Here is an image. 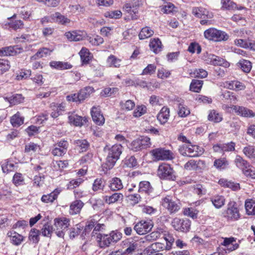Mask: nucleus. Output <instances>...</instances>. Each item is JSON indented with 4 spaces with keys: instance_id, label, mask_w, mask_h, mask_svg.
<instances>
[{
    "instance_id": "obj_14",
    "label": "nucleus",
    "mask_w": 255,
    "mask_h": 255,
    "mask_svg": "<svg viewBox=\"0 0 255 255\" xmlns=\"http://www.w3.org/2000/svg\"><path fill=\"white\" fill-rule=\"evenodd\" d=\"M205 60L207 63L213 65L223 66L225 67L229 66V63L224 59L214 54H210L208 55Z\"/></svg>"
},
{
    "instance_id": "obj_28",
    "label": "nucleus",
    "mask_w": 255,
    "mask_h": 255,
    "mask_svg": "<svg viewBox=\"0 0 255 255\" xmlns=\"http://www.w3.org/2000/svg\"><path fill=\"white\" fill-rule=\"evenodd\" d=\"M65 36L71 41H80L84 37V32L81 31H68L65 33Z\"/></svg>"
},
{
    "instance_id": "obj_52",
    "label": "nucleus",
    "mask_w": 255,
    "mask_h": 255,
    "mask_svg": "<svg viewBox=\"0 0 255 255\" xmlns=\"http://www.w3.org/2000/svg\"><path fill=\"white\" fill-rule=\"evenodd\" d=\"M222 9L233 10L236 8V3L231 0H221Z\"/></svg>"
},
{
    "instance_id": "obj_1",
    "label": "nucleus",
    "mask_w": 255,
    "mask_h": 255,
    "mask_svg": "<svg viewBox=\"0 0 255 255\" xmlns=\"http://www.w3.org/2000/svg\"><path fill=\"white\" fill-rule=\"evenodd\" d=\"M106 155V162L103 167L106 169H112L115 165L123 151V146L121 144H115L112 146L107 145L104 148Z\"/></svg>"
},
{
    "instance_id": "obj_62",
    "label": "nucleus",
    "mask_w": 255,
    "mask_h": 255,
    "mask_svg": "<svg viewBox=\"0 0 255 255\" xmlns=\"http://www.w3.org/2000/svg\"><path fill=\"white\" fill-rule=\"evenodd\" d=\"M4 99L5 100L8 101L10 104L13 105L20 103L23 100V98L21 94H15L9 98L5 97Z\"/></svg>"
},
{
    "instance_id": "obj_27",
    "label": "nucleus",
    "mask_w": 255,
    "mask_h": 255,
    "mask_svg": "<svg viewBox=\"0 0 255 255\" xmlns=\"http://www.w3.org/2000/svg\"><path fill=\"white\" fill-rule=\"evenodd\" d=\"M75 148L79 150L80 152L86 151L90 147V143L84 139H79L74 140L73 142Z\"/></svg>"
},
{
    "instance_id": "obj_3",
    "label": "nucleus",
    "mask_w": 255,
    "mask_h": 255,
    "mask_svg": "<svg viewBox=\"0 0 255 255\" xmlns=\"http://www.w3.org/2000/svg\"><path fill=\"white\" fill-rule=\"evenodd\" d=\"M181 154L189 157H197L201 155L204 151L202 147L190 143L181 145L179 148Z\"/></svg>"
},
{
    "instance_id": "obj_37",
    "label": "nucleus",
    "mask_w": 255,
    "mask_h": 255,
    "mask_svg": "<svg viewBox=\"0 0 255 255\" xmlns=\"http://www.w3.org/2000/svg\"><path fill=\"white\" fill-rule=\"evenodd\" d=\"M109 187L113 191H118L123 188V185L120 178L114 177L110 180Z\"/></svg>"
},
{
    "instance_id": "obj_54",
    "label": "nucleus",
    "mask_w": 255,
    "mask_h": 255,
    "mask_svg": "<svg viewBox=\"0 0 255 255\" xmlns=\"http://www.w3.org/2000/svg\"><path fill=\"white\" fill-rule=\"evenodd\" d=\"M153 31L149 27L146 26L141 29L138 36L140 39H144L152 36Z\"/></svg>"
},
{
    "instance_id": "obj_33",
    "label": "nucleus",
    "mask_w": 255,
    "mask_h": 255,
    "mask_svg": "<svg viewBox=\"0 0 255 255\" xmlns=\"http://www.w3.org/2000/svg\"><path fill=\"white\" fill-rule=\"evenodd\" d=\"M210 200L214 206L217 209L222 208L225 203V198L222 195H216L213 196L210 198Z\"/></svg>"
},
{
    "instance_id": "obj_19",
    "label": "nucleus",
    "mask_w": 255,
    "mask_h": 255,
    "mask_svg": "<svg viewBox=\"0 0 255 255\" xmlns=\"http://www.w3.org/2000/svg\"><path fill=\"white\" fill-rule=\"evenodd\" d=\"M91 116L93 121L98 125H103L105 123V118L101 113L99 107H93L91 110Z\"/></svg>"
},
{
    "instance_id": "obj_40",
    "label": "nucleus",
    "mask_w": 255,
    "mask_h": 255,
    "mask_svg": "<svg viewBox=\"0 0 255 255\" xmlns=\"http://www.w3.org/2000/svg\"><path fill=\"white\" fill-rule=\"evenodd\" d=\"M208 119L210 121L217 123L223 120L222 115L216 110H213L210 111L208 116Z\"/></svg>"
},
{
    "instance_id": "obj_11",
    "label": "nucleus",
    "mask_w": 255,
    "mask_h": 255,
    "mask_svg": "<svg viewBox=\"0 0 255 255\" xmlns=\"http://www.w3.org/2000/svg\"><path fill=\"white\" fill-rule=\"evenodd\" d=\"M171 224L175 230L183 232L188 231L191 225L189 220L180 219L178 218H174Z\"/></svg>"
},
{
    "instance_id": "obj_48",
    "label": "nucleus",
    "mask_w": 255,
    "mask_h": 255,
    "mask_svg": "<svg viewBox=\"0 0 255 255\" xmlns=\"http://www.w3.org/2000/svg\"><path fill=\"white\" fill-rule=\"evenodd\" d=\"M228 165L229 162L225 158L217 159L214 162V166L219 170L225 169Z\"/></svg>"
},
{
    "instance_id": "obj_18",
    "label": "nucleus",
    "mask_w": 255,
    "mask_h": 255,
    "mask_svg": "<svg viewBox=\"0 0 255 255\" xmlns=\"http://www.w3.org/2000/svg\"><path fill=\"white\" fill-rule=\"evenodd\" d=\"M192 13L197 17L201 18L211 19L213 17V14L212 12L202 7H193L192 8Z\"/></svg>"
},
{
    "instance_id": "obj_60",
    "label": "nucleus",
    "mask_w": 255,
    "mask_h": 255,
    "mask_svg": "<svg viewBox=\"0 0 255 255\" xmlns=\"http://www.w3.org/2000/svg\"><path fill=\"white\" fill-rule=\"evenodd\" d=\"M192 77L204 78L207 76V72L203 69H196L190 73Z\"/></svg>"
},
{
    "instance_id": "obj_30",
    "label": "nucleus",
    "mask_w": 255,
    "mask_h": 255,
    "mask_svg": "<svg viewBox=\"0 0 255 255\" xmlns=\"http://www.w3.org/2000/svg\"><path fill=\"white\" fill-rule=\"evenodd\" d=\"M15 15H13L12 17L8 18V21L5 23V25H8L9 28L13 30L21 29L23 26V23L20 20H15L14 17Z\"/></svg>"
},
{
    "instance_id": "obj_44",
    "label": "nucleus",
    "mask_w": 255,
    "mask_h": 255,
    "mask_svg": "<svg viewBox=\"0 0 255 255\" xmlns=\"http://www.w3.org/2000/svg\"><path fill=\"white\" fill-rule=\"evenodd\" d=\"M219 183L221 185L230 188L234 191H237L240 189V184L239 183H235L224 179H220L219 181Z\"/></svg>"
},
{
    "instance_id": "obj_36",
    "label": "nucleus",
    "mask_w": 255,
    "mask_h": 255,
    "mask_svg": "<svg viewBox=\"0 0 255 255\" xmlns=\"http://www.w3.org/2000/svg\"><path fill=\"white\" fill-rule=\"evenodd\" d=\"M50 66L58 70L69 69L72 66L68 62H63L61 61H52L50 63Z\"/></svg>"
},
{
    "instance_id": "obj_41",
    "label": "nucleus",
    "mask_w": 255,
    "mask_h": 255,
    "mask_svg": "<svg viewBox=\"0 0 255 255\" xmlns=\"http://www.w3.org/2000/svg\"><path fill=\"white\" fill-rule=\"evenodd\" d=\"M235 163L236 166L242 169L243 171L250 166L249 163L240 155L236 156L235 159Z\"/></svg>"
},
{
    "instance_id": "obj_35",
    "label": "nucleus",
    "mask_w": 255,
    "mask_h": 255,
    "mask_svg": "<svg viewBox=\"0 0 255 255\" xmlns=\"http://www.w3.org/2000/svg\"><path fill=\"white\" fill-rule=\"evenodd\" d=\"M10 123L13 127H18L24 123V117L21 116L20 113L17 112L12 116L10 119Z\"/></svg>"
},
{
    "instance_id": "obj_47",
    "label": "nucleus",
    "mask_w": 255,
    "mask_h": 255,
    "mask_svg": "<svg viewBox=\"0 0 255 255\" xmlns=\"http://www.w3.org/2000/svg\"><path fill=\"white\" fill-rule=\"evenodd\" d=\"M203 84V81L202 80L193 79L190 85V90L198 93L201 91Z\"/></svg>"
},
{
    "instance_id": "obj_21",
    "label": "nucleus",
    "mask_w": 255,
    "mask_h": 255,
    "mask_svg": "<svg viewBox=\"0 0 255 255\" xmlns=\"http://www.w3.org/2000/svg\"><path fill=\"white\" fill-rule=\"evenodd\" d=\"M163 233L162 229H158L157 230L153 231L144 236L143 238H141L140 241L142 243L146 242H151L156 240L157 239L160 238Z\"/></svg>"
},
{
    "instance_id": "obj_61",
    "label": "nucleus",
    "mask_w": 255,
    "mask_h": 255,
    "mask_svg": "<svg viewBox=\"0 0 255 255\" xmlns=\"http://www.w3.org/2000/svg\"><path fill=\"white\" fill-rule=\"evenodd\" d=\"M238 64L242 70L245 73L250 72L252 67L251 62L244 59L240 60Z\"/></svg>"
},
{
    "instance_id": "obj_45",
    "label": "nucleus",
    "mask_w": 255,
    "mask_h": 255,
    "mask_svg": "<svg viewBox=\"0 0 255 255\" xmlns=\"http://www.w3.org/2000/svg\"><path fill=\"white\" fill-rule=\"evenodd\" d=\"M122 60L113 55L109 56L107 59V63L110 67L119 68L121 65Z\"/></svg>"
},
{
    "instance_id": "obj_22",
    "label": "nucleus",
    "mask_w": 255,
    "mask_h": 255,
    "mask_svg": "<svg viewBox=\"0 0 255 255\" xmlns=\"http://www.w3.org/2000/svg\"><path fill=\"white\" fill-rule=\"evenodd\" d=\"M69 122L75 126L81 127L84 125L87 121V118H83L75 114H69L68 116Z\"/></svg>"
},
{
    "instance_id": "obj_31",
    "label": "nucleus",
    "mask_w": 255,
    "mask_h": 255,
    "mask_svg": "<svg viewBox=\"0 0 255 255\" xmlns=\"http://www.w3.org/2000/svg\"><path fill=\"white\" fill-rule=\"evenodd\" d=\"M84 206L81 200H76L72 202L70 206L69 213L71 215H76L80 213Z\"/></svg>"
},
{
    "instance_id": "obj_20",
    "label": "nucleus",
    "mask_w": 255,
    "mask_h": 255,
    "mask_svg": "<svg viewBox=\"0 0 255 255\" xmlns=\"http://www.w3.org/2000/svg\"><path fill=\"white\" fill-rule=\"evenodd\" d=\"M138 191L141 194H145L151 197L153 196V188L150 182L147 181H142L139 182Z\"/></svg>"
},
{
    "instance_id": "obj_9",
    "label": "nucleus",
    "mask_w": 255,
    "mask_h": 255,
    "mask_svg": "<svg viewBox=\"0 0 255 255\" xmlns=\"http://www.w3.org/2000/svg\"><path fill=\"white\" fill-rule=\"evenodd\" d=\"M69 220L64 218L63 219H55L54 220V226L55 234L60 238H63L65 235V232L67 230L69 227Z\"/></svg>"
},
{
    "instance_id": "obj_32",
    "label": "nucleus",
    "mask_w": 255,
    "mask_h": 255,
    "mask_svg": "<svg viewBox=\"0 0 255 255\" xmlns=\"http://www.w3.org/2000/svg\"><path fill=\"white\" fill-rule=\"evenodd\" d=\"M124 196L121 193H115L111 195L105 196L104 199L105 202L108 204H111L122 201L123 199Z\"/></svg>"
},
{
    "instance_id": "obj_26",
    "label": "nucleus",
    "mask_w": 255,
    "mask_h": 255,
    "mask_svg": "<svg viewBox=\"0 0 255 255\" xmlns=\"http://www.w3.org/2000/svg\"><path fill=\"white\" fill-rule=\"evenodd\" d=\"M138 5V0H131L124 4L123 6V10L130 14L133 13L135 14L137 12L136 7Z\"/></svg>"
},
{
    "instance_id": "obj_5",
    "label": "nucleus",
    "mask_w": 255,
    "mask_h": 255,
    "mask_svg": "<svg viewBox=\"0 0 255 255\" xmlns=\"http://www.w3.org/2000/svg\"><path fill=\"white\" fill-rule=\"evenodd\" d=\"M157 175L161 179L174 181L176 179L175 172L169 164H160L157 169Z\"/></svg>"
},
{
    "instance_id": "obj_63",
    "label": "nucleus",
    "mask_w": 255,
    "mask_h": 255,
    "mask_svg": "<svg viewBox=\"0 0 255 255\" xmlns=\"http://www.w3.org/2000/svg\"><path fill=\"white\" fill-rule=\"evenodd\" d=\"M52 50H50L47 48H40L37 53L32 57V58L34 59H36L37 58H42L43 57H45L47 55H49L52 52Z\"/></svg>"
},
{
    "instance_id": "obj_8",
    "label": "nucleus",
    "mask_w": 255,
    "mask_h": 255,
    "mask_svg": "<svg viewBox=\"0 0 255 255\" xmlns=\"http://www.w3.org/2000/svg\"><path fill=\"white\" fill-rule=\"evenodd\" d=\"M223 215L228 221H236L240 218L239 209L235 202H231L228 204L227 209L224 212Z\"/></svg>"
},
{
    "instance_id": "obj_34",
    "label": "nucleus",
    "mask_w": 255,
    "mask_h": 255,
    "mask_svg": "<svg viewBox=\"0 0 255 255\" xmlns=\"http://www.w3.org/2000/svg\"><path fill=\"white\" fill-rule=\"evenodd\" d=\"M236 239L234 237L225 238L224 239L223 243L222 244L223 246L228 247L230 245L232 246L230 247H228L227 250L229 252H232L237 250L239 247V244L238 243L233 244L235 242Z\"/></svg>"
},
{
    "instance_id": "obj_49",
    "label": "nucleus",
    "mask_w": 255,
    "mask_h": 255,
    "mask_svg": "<svg viewBox=\"0 0 255 255\" xmlns=\"http://www.w3.org/2000/svg\"><path fill=\"white\" fill-rule=\"evenodd\" d=\"M12 181L13 184L17 187L25 184L24 176L21 173L18 172H16L14 174Z\"/></svg>"
},
{
    "instance_id": "obj_59",
    "label": "nucleus",
    "mask_w": 255,
    "mask_h": 255,
    "mask_svg": "<svg viewBox=\"0 0 255 255\" xmlns=\"http://www.w3.org/2000/svg\"><path fill=\"white\" fill-rule=\"evenodd\" d=\"M16 53L14 47H4L0 49V56L13 55Z\"/></svg>"
},
{
    "instance_id": "obj_46",
    "label": "nucleus",
    "mask_w": 255,
    "mask_h": 255,
    "mask_svg": "<svg viewBox=\"0 0 255 255\" xmlns=\"http://www.w3.org/2000/svg\"><path fill=\"white\" fill-rule=\"evenodd\" d=\"M245 208L248 215H255V201L250 199L245 202Z\"/></svg>"
},
{
    "instance_id": "obj_4",
    "label": "nucleus",
    "mask_w": 255,
    "mask_h": 255,
    "mask_svg": "<svg viewBox=\"0 0 255 255\" xmlns=\"http://www.w3.org/2000/svg\"><path fill=\"white\" fill-rule=\"evenodd\" d=\"M151 155L155 161H168L174 158L173 153L165 148H156L150 151Z\"/></svg>"
},
{
    "instance_id": "obj_55",
    "label": "nucleus",
    "mask_w": 255,
    "mask_h": 255,
    "mask_svg": "<svg viewBox=\"0 0 255 255\" xmlns=\"http://www.w3.org/2000/svg\"><path fill=\"white\" fill-rule=\"evenodd\" d=\"M79 54L83 63H88L89 62L91 59L90 56L91 53L88 49L86 47H83L80 50Z\"/></svg>"
},
{
    "instance_id": "obj_51",
    "label": "nucleus",
    "mask_w": 255,
    "mask_h": 255,
    "mask_svg": "<svg viewBox=\"0 0 255 255\" xmlns=\"http://www.w3.org/2000/svg\"><path fill=\"white\" fill-rule=\"evenodd\" d=\"M162 236L166 242V250H170L174 242V239L173 237V236L168 232L165 231H163Z\"/></svg>"
},
{
    "instance_id": "obj_16",
    "label": "nucleus",
    "mask_w": 255,
    "mask_h": 255,
    "mask_svg": "<svg viewBox=\"0 0 255 255\" xmlns=\"http://www.w3.org/2000/svg\"><path fill=\"white\" fill-rule=\"evenodd\" d=\"M178 106V115L181 118H185L190 114V111L184 104V100L180 98L175 99Z\"/></svg>"
},
{
    "instance_id": "obj_13",
    "label": "nucleus",
    "mask_w": 255,
    "mask_h": 255,
    "mask_svg": "<svg viewBox=\"0 0 255 255\" xmlns=\"http://www.w3.org/2000/svg\"><path fill=\"white\" fill-rule=\"evenodd\" d=\"M221 86L231 90H244L246 88L245 85L238 80L226 81L222 82Z\"/></svg>"
},
{
    "instance_id": "obj_6",
    "label": "nucleus",
    "mask_w": 255,
    "mask_h": 255,
    "mask_svg": "<svg viewBox=\"0 0 255 255\" xmlns=\"http://www.w3.org/2000/svg\"><path fill=\"white\" fill-rule=\"evenodd\" d=\"M94 91V88L92 87H86L81 89L78 93L68 95L66 99L68 101H72L80 103L86 98L89 97Z\"/></svg>"
},
{
    "instance_id": "obj_10",
    "label": "nucleus",
    "mask_w": 255,
    "mask_h": 255,
    "mask_svg": "<svg viewBox=\"0 0 255 255\" xmlns=\"http://www.w3.org/2000/svg\"><path fill=\"white\" fill-rule=\"evenodd\" d=\"M53 146V149L51 151L52 155L54 156H61L67 152L69 143L67 140L61 139L55 143Z\"/></svg>"
},
{
    "instance_id": "obj_17",
    "label": "nucleus",
    "mask_w": 255,
    "mask_h": 255,
    "mask_svg": "<svg viewBox=\"0 0 255 255\" xmlns=\"http://www.w3.org/2000/svg\"><path fill=\"white\" fill-rule=\"evenodd\" d=\"M233 109V111L240 116L247 117V118H253L255 116V114L254 112L246 107L239 106H232L231 107Z\"/></svg>"
},
{
    "instance_id": "obj_12",
    "label": "nucleus",
    "mask_w": 255,
    "mask_h": 255,
    "mask_svg": "<svg viewBox=\"0 0 255 255\" xmlns=\"http://www.w3.org/2000/svg\"><path fill=\"white\" fill-rule=\"evenodd\" d=\"M152 227L150 222L142 220L134 225L133 229L138 235H144L149 232Z\"/></svg>"
},
{
    "instance_id": "obj_57",
    "label": "nucleus",
    "mask_w": 255,
    "mask_h": 255,
    "mask_svg": "<svg viewBox=\"0 0 255 255\" xmlns=\"http://www.w3.org/2000/svg\"><path fill=\"white\" fill-rule=\"evenodd\" d=\"M243 152L248 158L254 159L255 156V148L254 146L249 145L243 148Z\"/></svg>"
},
{
    "instance_id": "obj_2",
    "label": "nucleus",
    "mask_w": 255,
    "mask_h": 255,
    "mask_svg": "<svg viewBox=\"0 0 255 255\" xmlns=\"http://www.w3.org/2000/svg\"><path fill=\"white\" fill-rule=\"evenodd\" d=\"M205 38L209 40L215 42L225 41L228 40L229 35L225 31L211 27L204 32Z\"/></svg>"
},
{
    "instance_id": "obj_50",
    "label": "nucleus",
    "mask_w": 255,
    "mask_h": 255,
    "mask_svg": "<svg viewBox=\"0 0 255 255\" xmlns=\"http://www.w3.org/2000/svg\"><path fill=\"white\" fill-rule=\"evenodd\" d=\"M105 186V183L103 179L97 178L96 179L92 185V190L94 192L103 190Z\"/></svg>"
},
{
    "instance_id": "obj_39",
    "label": "nucleus",
    "mask_w": 255,
    "mask_h": 255,
    "mask_svg": "<svg viewBox=\"0 0 255 255\" xmlns=\"http://www.w3.org/2000/svg\"><path fill=\"white\" fill-rule=\"evenodd\" d=\"M150 49L155 53L159 52L162 49V44L159 38L151 39L149 43Z\"/></svg>"
},
{
    "instance_id": "obj_7",
    "label": "nucleus",
    "mask_w": 255,
    "mask_h": 255,
    "mask_svg": "<svg viewBox=\"0 0 255 255\" xmlns=\"http://www.w3.org/2000/svg\"><path fill=\"white\" fill-rule=\"evenodd\" d=\"M161 203L162 206L166 209L170 214L176 213L181 207L179 200H174L172 197L169 195L163 198Z\"/></svg>"
},
{
    "instance_id": "obj_56",
    "label": "nucleus",
    "mask_w": 255,
    "mask_h": 255,
    "mask_svg": "<svg viewBox=\"0 0 255 255\" xmlns=\"http://www.w3.org/2000/svg\"><path fill=\"white\" fill-rule=\"evenodd\" d=\"M118 88H110L107 87L104 89L101 92V96L104 97H110L116 95L118 92Z\"/></svg>"
},
{
    "instance_id": "obj_15",
    "label": "nucleus",
    "mask_w": 255,
    "mask_h": 255,
    "mask_svg": "<svg viewBox=\"0 0 255 255\" xmlns=\"http://www.w3.org/2000/svg\"><path fill=\"white\" fill-rule=\"evenodd\" d=\"M122 243L123 248L125 249L124 254H132L138 247L137 243L131 238L124 240Z\"/></svg>"
},
{
    "instance_id": "obj_42",
    "label": "nucleus",
    "mask_w": 255,
    "mask_h": 255,
    "mask_svg": "<svg viewBox=\"0 0 255 255\" xmlns=\"http://www.w3.org/2000/svg\"><path fill=\"white\" fill-rule=\"evenodd\" d=\"M1 166L3 172L5 173L13 171L16 168L15 164L7 160L3 161Z\"/></svg>"
},
{
    "instance_id": "obj_38",
    "label": "nucleus",
    "mask_w": 255,
    "mask_h": 255,
    "mask_svg": "<svg viewBox=\"0 0 255 255\" xmlns=\"http://www.w3.org/2000/svg\"><path fill=\"white\" fill-rule=\"evenodd\" d=\"M53 112L51 113V116L53 118H57L61 114V112L64 111L65 106L63 104H53L51 106Z\"/></svg>"
},
{
    "instance_id": "obj_23",
    "label": "nucleus",
    "mask_w": 255,
    "mask_h": 255,
    "mask_svg": "<svg viewBox=\"0 0 255 255\" xmlns=\"http://www.w3.org/2000/svg\"><path fill=\"white\" fill-rule=\"evenodd\" d=\"M111 237L109 235L99 234L96 236V240L101 248L109 247L111 244Z\"/></svg>"
},
{
    "instance_id": "obj_24",
    "label": "nucleus",
    "mask_w": 255,
    "mask_h": 255,
    "mask_svg": "<svg viewBox=\"0 0 255 255\" xmlns=\"http://www.w3.org/2000/svg\"><path fill=\"white\" fill-rule=\"evenodd\" d=\"M61 191L60 188H57L51 193L43 195L41 198V201L45 203H52L57 198Z\"/></svg>"
},
{
    "instance_id": "obj_29",
    "label": "nucleus",
    "mask_w": 255,
    "mask_h": 255,
    "mask_svg": "<svg viewBox=\"0 0 255 255\" xmlns=\"http://www.w3.org/2000/svg\"><path fill=\"white\" fill-rule=\"evenodd\" d=\"M7 236L10 238L11 243L14 245H19L23 240V237L13 231H10L7 233Z\"/></svg>"
},
{
    "instance_id": "obj_58",
    "label": "nucleus",
    "mask_w": 255,
    "mask_h": 255,
    "mask_svg": "<svg viewBox=\"0 0 255 255\" xmlns=\"http://www.w3.org/2000/svg\"><path fill=\"white\" fill-rule=\"evenodd\" d=\"M40 233L39 230L35 228L32 229L29 234V240L33 243H37L39 241Z\"/></svg>"
},
{
    "instance_id": "obj_25",
    "label": "nucleus",
    "mask_w": 255,
    "mask_h": 255,
    "mask_svg": "<svg viewBox=\"0 0 255 255\" xmlns=\"http://www.w3.org/2000/svg\"><path fill=\"white\" fill-rule=\"evenodd\" d=\"M170 116V110L167 107H163L157 115V119L160 124L163 125L167 123Z\"/></svg>"
},
{
    "instance_id": "obj_64",
    "label": "nucleus",
    "mask_w": 255,
    "mask_h": 255,
    "mask_svg": "<svg viewBox=\"0 0 255 255\" xmlns=\"http://www.w3.org/2000/svg\"><path fill=\"white\" fill-rule=\"evenodd\" d=\"M124 163L125 166L129 168L134 167L137 165V160L133 156L126 157Z\"/></svg>"
},
{
    "instance_id": "obj_43",
    "label": "nucleus",
    "mask_w": 255,
    "mask_h": 255,
    "mask_svg": "<svg viewBox=\"0 0 255 255\" xmlns=\"http://www.w3.org/2000/svg\"><path fill=\"white\" fill-rule=\"evenodd\" d=\"M53 17L54 22H57L61 24H65L69 23L70 21L69 19L58 12L53 13Z\"/></svg>"
},
{
    "instance_id": "obj_53",
    "label": "nucleus",
    "mask_w": 255,
    "mask_h": 255,
    "mask_svg": "<svg viewBox=\"0 0 255 255\" xmlns=\"http://www.w3.org/2000/svg\"><path fill=\"white\" fill-rule=\"evenodd\" d=\"M40 149V146L38 144L30 142L25 145L24 151L26 153H32L38 152Z\"/></svg>"
}]
</instances>
